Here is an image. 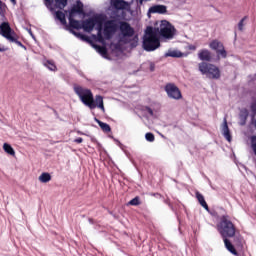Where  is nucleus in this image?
I'll return each instance as SVG.
<instances>
[{
  "label": "nucleus",
  "mask_w": 256,
  "mask_h": 256,
  "mask_svg": "<svg viewBox=\"0 0 256 256\" xmlns=\"http://www.w3.org/2000/svg\"><path fill=\"white\" fill-rule=\"evenodd\" d=\"M83 13V3L76 2L70 11L69 23L70 27L74 29H83L87 33L93 31V28L97 29L98 36L95 38V42H91V45L97 53H99L104 59H107V48L106 46L111 43V37L115 35L117 27H119V22L117 20H110L103 23V17L94 16L88 20H85L83 23L79 20L84 17Z\"/></svg>",
  "instance_id": "f257e3e1"
},
{
  "label": "nucleus",
  "mask_w": 256,
  "mask_h": 256,
  "mask_svg": "<svg viewBox=\"0 0 256 256\" xmlns=\"http://www.w3.org/2000/svg\"><path fill=\"white\" fill-rule=\"evenodd\" d=\"M171 41L177 35V29L167 20H157L153 26H148L143 38V47L145 51H155L161 47L159 36Z\"/></svg>",
  "instance_id": "f03ea898"
},
{
  "label": "nucleus",
  "mask_w": 256,
  "mask_h": 256,
  "mask_svg": "<svg viewBox=\"0 0 256 256\" xmlns=\"http://www.w3.org/2000/svg\"><path fill=\"white\" fill-rule=\"evenodd\" d=\"M139 43V38L135 35V30L129 23L121 22L120 23V32L118 35V44H110V48L113 53H121L122 45H130V47H137Z\"/></svg>",
  "instance_id": "7ed1b4c3"
},
{
  "label": "nucleus",
  "mask_w": 256,
  "mask_h": 256,
  "mask_svg": "<svg viewBox=\"0 0 256 256\" xmlns=\"http://www.w3.org/2000/svg\"><path fill=\"white\" fill-rule=\"evenodd\" d=\"M218 231L222 235L225 243L226 249L232 253V255H237V251L231 242L227 239V237H234L235 236V226L229 220L228 216H223L221 218V222L218 225Z\"/></svg>",
  "instance_id": "20e7f679"
},
{
  "label": "nucleus",
  "mask_w": 256,
  "mask_h": 256,
  "mask_svg": "<svg viewBox=\"0 0 256 256\" xmlns=\"http://www.w3.org/2000/svg\"><path fill=\"white\" fill-rule=\"evenodd\" d=\"M74 93L80 99L81 103L89 109H93L95 106L93 105V92L91 89L76 85L74 86Z\"/></svg>",
  "instance_id": "39448f33"
},
{
  "label": "nucleus",
  "mask_w": 256,
  "mask_h": 256,
  "mask_svg": "<svg viewBox=\"0 0 256 256\" xmlns=\"http://www.w3.org/2000/svg\"><path fill=\"white\" fill-rule=\"evenodd\" d=\"M198 69L202 75H206L208 79H220L221 70L214 64L201 62L198 64Z\"/></svg>",
  "instance_id": "423d86ee"
},
{
  "label": "nucleus",
  "mask_w": 256,
  "mask_h": 256,
  "mask_svg": "<svg viewBox=\"0 0 256 256\" xmlns=\"http://www.w3.org/2000/svg\"><path fill=\"white\" fill-rule=\"evenodd\" d=\"M0 35L7 39V41H15V32L12 31L11 26L7 22H3L0 25Z\"/></svg>",
  "instance_id": "0eeeda50"
},
{
  "label": "nucleus",
  "mask_w": 256,
  "mask_h": 256,
  "mask_svg": "<svg viewBox=\"0 0 256 256\" xmlns=\"http://www.w3.org/2000/svg\"><path fill=\"white\" fill-rule=\"evenodd\" d=\"M165 91L170 99H175L176 101H179V99H182L181 90L175 85V84H167L165 86Z\"/></svg>",
  "instance_id": "6e6552de"
},
{
  "label": "nucleus",
  "mask_w": 256,
  "mask_h": 256,
  "mask_svg": "<svg viewBox=\"0 0 256 256\" xmlns=\"http://www.w3.org/2000/svg\"><path fill=\"white\" fill-rule=\"evenodd\" d=\"M209 47L210 49L216 51L218 57H222V59H225V57H227V51H225V47H223V44L218 40H213L212 42H210Z\"/></svg>",
  "instance_id": "1a4fd4ad"
},
{
  "label": "nucleus",
  "mask_w": 256,
  "mask_h": 256,
  "mask_svg": "<svg viewBox=\"0 0 256 256\" xmlns=\"http://www.w3.org/2000/svg\"><path fill=\"white\" fill-rule=\"evenodd\" d=\"M45 5L50 11H55V9H65L67 0H45Z\"/></svg>",
  "instance_id": "9d476101"
},
{
  "label": "nucleus",
  "mask_w": 256,
  "mask_h": 256,
  "mask_svg": "<svg viewBox=\"0 0 256 256\" xmlns=\"http://www.w3.org/2000/svg\"><path fill=\"white\" fill-rule=\"evenodd\" d=\"M111 5L114 9L117 11H123V13H125V11H131V4L123 0H112Z\"/></svg>",
  "instance_id": "9b49d317"
},
{
  "label": "nucleus",
  "mask_w": 256,
  "mask_h": 256,
  "mask_svg": "<svg viewBox=\"0 0 256 256\" xmlns=\"http://www.w3.org/2000/svg\"><path fill=\"white\" fill-rule=\"evenodd\" d=\"M155 13H158L159 15H165V13H167V6L165 5L151 6L148 10V15H153Z\"/></svg>",
  "instance_id": "f8f14e48"
},
{
  "label": "nucleus",
  "mask_w": 256,
  "mask_h": 256,
  "mask_svg": "<svg viewBox=\"0 0 256 256\" xmlns=\"http://www.w3.org/2000/svg\"><path fill=\"white\" fill-rule=\"evenodd\" d=\"M221 133L225 139L231 143V131L229 130V126L227 125V119H224L223 124L221 125Z\"/></svg>",
  "instance_id": "ddd939ff"
},
{
  "label": "nucleus",
  "mask_w": 256,
  "mask_h": 256,
  "mask_svg": "<svg viewBox=\"0 0 256 256\" xmlns=\"http://www.w3.org/2000/svg\"><path fill=\"white\" fill-rule=\"evenodd\" d=\"M93 105L94 107L92 109H95L98 107V109H101L103 113H105V105L103 104V96L97 95L95 98L93 97Z\"/></svg>",
  "instance_id": "4468645a"
},
{
  "label": "nucleus",
  "mask_w": 256,
  "mask_h": 256,
  "mask_svg": "<svg viewBox=\"0 0 256 256\" xmlns=\"http://www.w3.org/2000/svg\"><path fill=\"white\" fill-rule=\"evenodd\" d=\"M186 55L184 53H182L181 51L177 50V49H169L166 53H165V57H185Z\"/></svg>",
  "instance_id": "2eb2a0df"
},
{
  "label": "nucleus",
  "mask_w": 256,
  "mask_h": 256,
  "mask_svg": "<svg viewBox=\"0 0 256 256\" xmlns=\"http://www.w3.org/2000/svg\"><path fill=\"white\" fill-rule=\"evenodd\" d=\"M198 57L201 61H211V52L207 49L200 50Z\"/></svg>",
  "instance_id": "dca6fc26"
},
{
  "label": "nucleus",
  "mask_w": 256,
  "mask_h": 256,
  "mask_svg": "<svg viewBox=\"0 0 256 256\" xmlns=\"http://www.w3.org/2000/svg\"><path fill=\"white\" fill-rule=\"evenodd\" d=\"M96 123H98L99 127L104 131L105 133H109L111 131V126L109 124L100 121L99 119L95 118Z\"/></svg>",
  "instance_id": "f3484780"
},
{
  "label": "nucleus",
  "mask_w": 256,
  "mask_h": 256,
  "mask_svg": "<svg viewBox=\"0 0 256 256\" xmlns=\"http://www.w3.org/2000/svg\"><path fill=\"white\" fill-rule=\"evenodd\" d=\"M196 199L199 201L200 205L206 209V211H209V206L207 205V202L205 201V198L201 195V193H196Z\"/></svg>",
  "instance_id": "a211bd4d"
},
{
  "label": "nucleus",
  "mask_w": 256,
  "mask_h": 256,
  "mask_svg": "<svg viewBox=\"0 0 256 256\" xmlns=\"http://www.w3.org/2000/svg\"><path fill=\"white\" fill-rule=\"evenodd\" d=\"M3 150H4L5 153H7L8 155H11L12 157H15V149H13V147L11 146V144L4 143V144H3Z\"/></svg>",
  "instance_id": "6ab92c4d"
},
{
  "label": "nucleus",
  "mask_w": 256,
  "mask_h": 256,
  "mask_svg": "<svg viewBox=\"0 0 256 256\" xmlns=\"http://www.w3.org/2000/svg\"><path fill=\"white\" fill-rule=\"evenodd\" d=\"M38 181H40V183H49V181H51V174H49L47 172L42 173L38 177Z\"/></svg>",
  "instance_id": "aec40b11"
},
{
  "label": "nucleus",
  "mask_w": 256,
  "mask_h": 256,
  "mask_svg": "<svg viewBox=\"0 0 256 256\" xmlns=\"http://www.w3.org/2000/svg\"><path fill=\"white\" fill-rule=\"evenodd\" d=\"M55 17H56V19H58V21H60V23L62 25H67V20H65V13H63L61 11H56Z\"/></svg>",
  "instance_id": "412c9836"
},
{
  "label": "nucleus",
  "mask_w": 256,
  "mask_h": 256,
  "mask_svg": "<svg viewBox=\"0 0 256 256\" xmlns=\"http://www.w3.org/2000/svg\"><path fill=\"white\" fill-rule=\"evenodd\" d=\"M44 66L49 69V71H57V66L55 65L54 61L48 60L44 62Z\"/></svg>",
  "instance_id": "4be33fe9"
},
{
  "label": "nucleus",
  "mask_w": 256,
  "mask_h": 256,
  "mask_svg": "<svg viewBox=\"0 0 256 256\" xmlns=\"http://www.w3.org/2000/svg\"><path fill=\"white\" fill-rule=\"evenodd\" d=\"M10 43H16V45H18V47H22V49H27V47H25V45H23V43H21L20 41L17 40V35H14V40H10Z\"/></svg>",
  "instance_id": "5701e85b"
},
{
  "label": "nucleus",
  "mask_w": 256,
  "mask_h": 256,
  "mask_svg": "<svg viewBox=\"0 0 256 256\" xmlns=\"http://www.w3.org/2000/svg\"><path fill=\"white\" fill-rule=\"evenodd\" d=\"M145 139L146 141H149V143H153V141H155V135H153V133H146L145 134Z\"/></svg>",
  "instance_id": "b1692460"
},
{
  "label": "nucleus",
  "mask_w": 256,
  "mask_h": 256,
  "mask_svg": "<svg viewBox=\"0 0 256 256\" xmlns=\"http://www.w3.org/2000/svg\"><path fill=\"white\" fill-rule=\"evenodd\" d=\"M71 33H73V35H75L76 37H78V39H82V41H85V39H87V37H85V35L77 33L73 30H71Z\"/></svg>",
  "instance_id": "393cba45"
},
{
  "label": "nucleus",
  "mask_w": 256,
  "mask_h": 256,
  "mask_svg": "<svg viewBox=\"0 0 256 256\" xmlns=\"http://www.w3.org/2000/svg\"><path fill=\"white\" fill-rule=\"evenodd\" d=\"M251 141H252V149L256 155V136H253Z\"/></svg>",
  "instance_id": "a878e982"
},
{
  "label": "nucleus",
  "mask_w": 256,
  "mask_h": 256,
  "mask_svg": "<svg viewBox=\"0 0 256 256\" xmlns=\"http://www.w3.org/2000/svg\"><path fill=\"white\" fill-rule=\"evenodd\" d=\"M5 13V4L0 1V15H3Z\"/></svg>",
  "instance_id": "bb28decb"
},
{
  "label": "nucleus",
  "mask_w": 256,
  "mask_h": 256,
  "mask_svg": "<svg viewBox=\"0 0 256 256\" xmlns=\"http://www.w3.org/2000/svg\"><path fill=\"white\" fill-rule=\"evenodd\" d=\"M244 21H245V18H243V19L239 22V24H238V29H239V31H243V27H244V25H245V24H243Z\"/></svg>",
  "instance_id": "cd10ccee"
},
{
  "label": "nucleus",
  "mask_w": 256,
  "mask_h": 256,
  "mask_svg": "<svg viewBox=\"0 0 256 256\" xmlns=\"http://www.w3.org/2000/svg\"><path fill=\"white\" fill-rule=\"evenodd\" d=\"M8 47H5V45L0 43V53H5V51H8Z\"/></svg>",
  "instance_id": "c85d7f7f"
},
{
  "label": "nucleus",
  "mask_w": 256,
  "mask_h": 256,
  "mask_svg": "<svg viewBox=\"0 0 256 256\" xmlns=\"http://www.w3.org/2000/svg\"><path fill=\"white\" fill-rule=\"evenodd\" d=\"M188 49H190V51H195L197 49V44L188 45Z\"/></svg>",
  "instance_id": "c756f323"
},
{
  "label": "nucleus",
  "mask_w": 256,
  "mask_h": 256,
  "mask_svg": "<svg viewBox=\"0 0 256 256\" xmlns=\"http://www.w3.org/2000/svg\"><path fill=\"white\" fill-rule=\"evenodd\" d=\"M138 203H139V199H138V198H134V199H132V200L129 202L130 205H137Z\"/></svg>",
  "instance_id": "7c9ffc66"
},
{
  "label": "nucleus",
  "mask_w": 256,
  "mask_h": 256,
  "mask_svg": "<svg viewBox=\"0 0 256 256\" xmlns=\"http://www.w3.org/2000/svg\"><path fill=\"white\" fill-rule=\"evenodd\" d=\"M146 111L149 113V115L153 116V110L151 108L146 107Z\"/></svg>",
  "instance_id": "2f4dec72"
},
{
  "label": "nucleus",
  "mask_w": 256,
  "mask_h": 256,
  "mask_svg": "<svg viewBox=\"0 0 256 256\" xmlns=\"http://www.w3.org/2000/svg\"><path fill=\"white\" fill-rule=\"evenodd\" d=\"M251 109L254 113H256V101L252 104Z\"/></svg>",
  "instance_id": "473e14b6"
},
{
  "label": "nucleus",
  "mask_w": 256,
  "mask_h": 256,
  "mask_svg": "<svg viewBox=\"0 0 256 256\" xmlns=\"http://www.w3.org/2000/svg\"><path fill=\"white\" fill-rule=\"evenodd\" d=\"M75 143H83V138H77L74 140Z\"/></svg>",
  "instance_id": "72a5a7b5"
},
{
  "label": "nucleus",
  "mask_w": 256,
  "mask_h": 256,
  "mask_svg": "<svg viewBox=\"0 0 256 256\" xmlns=\"http://www.w3.org/2000/svg\"><path fill=\"white\" fill-rule=\"evenodd\" d=\"M28 33L31 35L33 39H35V36L33 35V32H31V30H28Z\"/></svg>",
  "instance_id": "f704fd0d"
},
{
  "label": "nucleus",
  "mask_w": 256,
  "mask_h": 256,
  "mask_svg": "<svg viewBox=\"0 0 256 256\" xmlns=\"http://www.w3.org/2000/svg\"><path fill=\"white\" fill-rule=\"evenodd\" d=\"M11 3H13V5H16L17 4V0H10Z\"/></svg>",
  "instance_id": "c9c22d12"
},
{
  "label": "nucleus",
  "mask_w": 256,
  "mask_h": 256,
  "mask_svg": "<svg viewBox=\"0 0 256 256\" xmlns=\"http://www.w3.org/2000/svg\"><path fill=\"white\" fill-rule=\"evenodd\" d=\"M150 69H151V71H155V66L151 65Z\"/></svg>",
  "instance_id": "e433bc0d"
},
{
  "label": "nucleus",
  "mask_w": 256,
  "mask_h": 256,
  "mask_svg": "<svg viewBox=\"0 0 256 256\" xmlns=\"http://www.w3.org/2000/svg\"><path fill=\"white\" fill-rule=\"evenodd\" d=\"M247 119V111L244 112V121Z\"/></svg>",
  "instance_id": "4c0bfd02"
}]
</instances>
